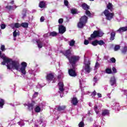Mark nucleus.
I'll use <instances>...</instances> for the list:
<instances>
[{
    "instance_id": "obj_1",
    "label": "nucleus",
    "mask_w": 127,
    "mask_h": 127,
    "mask_svg": "<svg viewBox=\"0 0 127 127\" xmlns=\"http://www.w3.org/2000/svg\"><path fill=\"white\" fill-rule=\"evenodd\" d=\"M64 54L68 59L69 63L71 65V67L68 69V74L71 77H76L77 76V72H76V63L80 60V57L78 56H71V52L70 50H67L64 52Z\"/></svg>"
},
{
    "instance_id": "obj_2",
    "label": "nucleus",
    "mask_w": 127,
    "mask_h": 127,
    "mask_svg": "<svg viewBox=\"0 0 127 127\" xmlns=\"http://www.w3.org/2000/svg\"><path fill=\"white\" fill-rule=\"evenodd\" d=\"M1 58L3 60V62L1 63V64L5 65V64H6L7 69H13L14 70H19V63H18V62L12 61V60L5 56H2L1 57Z\"/></svg>"
},
{
    "instance_id": "obj_3",
    "label": "nucleus",
    "mask_w": 127,
    "mask_h": 127,
    "mask_svg": "<svg viewBox=\"0 0 127 127\" xmlns=\"http://www.w3.org/2000/svg\"><path fill=\"white\" fill-rule=\"evenodd\" d=\"M91 62L89 60H87V59H85L84 61V66L83 67V70H84L85 73H90L91 72Z\"/></svg>"
},
{
    "instance_id": "obj_4",
    "label": "nucleus",
    "mask_w": 127,
    "mask_h": 127,
    "mask_svg": "<svg viewBox=\"0 0 127 127\" xmlns=\"http://www.w3.org/2000/svg\"><path fill=\"white\" fill-rule=\"evenodd\" d=\"M87 20H88V17L86 16H83L81 17L80 19L79 22L77 24V26L78 28H83L84 26L87 23Z\"/></svg>"
},
{
    "instance_id": "obj_5",
    "label": "nucleus",
    "mask_w": 127,
    "mask_h": 127,
    "mask_svg": "<svg viewBox=\"0 0 127 127\" xmlns=\"http://www.w3.org/2000/svg\"><path fill=\"white\" fill-rule=\"evenodd\" d=\"M104 35V33L101 30L94 31L91 35V37L88 38V40L91 41L93 38H96V37H102Z\"/></svg>"
},
{
    "instance_id": "obj_6",
    "label": "nucleus",
    "mask_w": 127,
    "mask_h": 127,
    "mask_svg": "<svg viewBox=\"0 0 127 127\" xmlns=\"http://www.w3.org/2000/svg\"><path fill=\"white\" fill-rule=\"evenodd\" d=\"M103 13L104 14L105 16H106V19L107 20H111L114 17V15H115V13H111L108 10H105Z\"/></svg>"
},
{
    "instance_id": "obj_7",
    "label": "nucleus",
    "mask_w": 127,
    "mask_h": 127,
    "mask_svg": "<svg viewBox=\"0 0 127 127\" xmlns=\"http://www.w3.org/2000/svg\"><path fill=\"white\" fill-rule=\"evenodd\" d=\"M22 67L20 68V71L22 74L25 75L26 73V71H25V68H26L27 66V64L25 62H22L21 63Z\"/></svg>"
},
{
    "instance_id": "obj_8",
    "label": "nucleus",
    "mask_w": 127,
    "mask_h": 127,
    "mask_svg": "<svg viewBox=\"0 0 127 127\" xmlns=\"http://www.w3.org/2000/svg\"><path fill=\"white\" fill-rule=\"evenodd\" d=\"M47 80L48 81H52L53 80V83L56 82V79L54 78V75L52 73H50L47 75Z\"/></svg>"
},
{
    "instance_id": "obj_9",
    "label": "nucleus",
    "mask_w": 127,
    "mask_h": 127,
    "mask_svg": "<svg viewBox=\"0 0 127 127\" xmlns=\"http://www.w3.org/2000/svg\"><path fill=\"white\" fill-rule=\"evenodd\" d=\"M59 31L60 33L63 34L66 31V28L63 25H60L59 28Z\"/></svg>"
},
{
    "instance_id": "obj_10",
    "label": "nucleus",
    "mask_w": 127,
    "mask_h": 127,
    "mask_svg": "<svg viewBox=\"0 0 127 127\" xmlns=\"http://www.w3.org/2000/svg\"><path fill=\"white\" fill-rule=\"evenodd\" d=\"M58 85L59 87V90L61 92H64V84H63V82H60L58 83Z\"/></svg>"
},
{
    "instance_id": "obj_11",
    "label": "nucleus",
    "mask_w": 127,
    "mask_h": 127,
    "mask_svg": "<svg viewBox=\"0 0 127 127\" xmlns=\"http://www.w3.org/2000/svg\"><path fill=\"white\" fill-rule=\"evenodd\" d=\"M39 6L41 8H44L46 7V2L45 1H41L39 4Z\"/></svg>"
},
{
    "instance_id": "obj_12",
    "label": "nucleus",
    "mask_w": 127,
    "mask_h": 127,
    "mask_svg": "<svg viewBox=\"0 0 127 127\" xmlns=\"http://www.w3.org/2000/svg\"><path fill=\"white\" fill-rule=\"evenodd\" d=\"M110 84L111 86H117V85H116V78L114 77V76L111 77L110 80Z\"/></svg>"
},
{
    "instance_id": "obj_13",
    "label": "nucleus",
    "mask_w": 127,
    "mask_h": 127,
    "mask_svg": "<svg viewBox=\"0 0 127 127\" xmlns=\"http://www.w3.org/2000/svg\"><path fill=\"white\" fill-rule=\"evenodd\" d=\"M20 26H21V24L18 23H15V24L11 25V27H12V28H19V27H20Z\"/></svg>"
},
{
    "instance_id": "obj_14",
    "label": "nucleus",
    "mask_w": 127,
    "mask_h": 127,
    "mask_svg": "<svg viewBox=\"0 0 127 127\" xmlns=\"http://www.w3.org/2000/svg\"><path fill=\"white\" fill-rule=\"evenodd\" d=\"M111 31L110 40H114L116 36V32L114 30H112Z\"/></svg>"
},
{
    "instance_id": "obj_15",
    "label": "nucleus",
    "mask_w": 127,
    "mask_h": 127,
    "mask_svg": "<svg viewBox=\"0 0 127 127\" xmlns=\"http://www.w3.org/2000/svg\"><path fill=\"white\" fill-rule=\"evenodd\" d=\"M127 27H121L117 31L118 32H124L125 31H127Z\"/></svg>"
},
{
    "instance_id": "obj_16",
    "label": "nucleus",
    "mask_w": 127,
    "mask_h": 127,
    "mask_svg": "<svg viewBox=\"0 0 127 127\" xmlns=\"http://www.w3.org/2000/svg\"><path fill=\"white\" fill-rule=\"evenodd\" d=\"M71 104L74 105V106H76L77 104H78V100L76 98V97H73L71 100Z\"/></svg>"
},
{
    "instance_id": "obj_17",
    "label": "nucleus",
    "mask_w": 127,
    "mask_h": 127,
    "mask_svg": "<svg viewBox=\"0 0 127 127\" xmlns=\"http://www.w3.org/2000/svg\"><path fill=\"white\" fill-rule=\"evenodd\" d=\"M81 6H82V8L83 9H84L85 10H88V9H89V8H90L89 5H88L85 3L82 4Z\"/></svg>"
},
{
    "instance_id": "obj_18",
    "label": "nucleus",
    "mask_w": 127,
    "mask_h": 127,
    "mask_svg": "<svg viewBox=\"0 0 127 127\" xmlns=\"http://www.w3.org/2000/svg\"><path fill=\"white\" fill-rule=\"evenodd\" d=\"M107 8L110 9L111 11H113L114 9L113 8V4L112 3H109L107 5Z\"/></svg>"
},
{
    "instance_id": "obj_19",
    "label": "nucleus",
    "mask_w": 127,
    "mask_h": 127,
    "mask_svg": "<svg viewBox=\"0 0 127 127\" xmlns=\"http://www.w3.org/2000/svg\"><path fill=\"white\" fill-rule=\"evenodd\" d=\"M3 105H4V100L0 98V107L3 108Z\"/></svg>"
},
{
    "instance_id": "obj_20",
    "label": "nucleus",
    "mask_w": 127,
    "mask_h": 127,
    "mask_svg": "<svg viewBox=\"0 0 127 127\" xmlns=\"http://www.w3.org/2000/svg\"><path fill=\"white\" fill-rule=\"evenodd\" d=\"M40 111H41V108L38 106H36L35 108V112L36 113H40Z\"/></svg>"
},
{
    "instance_id": "obj_21",
    "label": "nucleus",
    "mask_w": 127,
    "mask_h": 127,
    "mask_svg": "<svg viewBox=\"0 0 127 127\" xmlns=\"http://www.w3.org/2000/svg\"><path fill=\"white\" fill-rule=\"evenodd\" d=\"M21 26L24 28H27L28 27V23H26V22L22 23L21 24Z\"/></svg>"
},
{
    "instance_id": "obj_22",
    "label": "nucleus",
    "mask_w": 127,
    "mask_h": 127,
    "mask_svg": "<svg viewBox=\"0 0 127 127\" xmlns=\"http://www.w3.org/2000/svg\"><path fill=\"white\" fill-rule=\"evenodd\" d=\"M109 112L107 110H103L102 112V116H106L107 115H109Z\"/></svg>"
},
{
    "instance_id": "obj_23",
    "label": "nucleus",
    "mask_w": 127,
    "mask_h": 127,
    "mask_svg": "<svg viewBox=\"0 0 127 127\" xmlns=\"http://www.w3.org/2000/svg\"><path fill=\"white\" fill-rule=\"evenodd\" d=\"M50 36H57V33L55 31L52 32L50 33Z\"/></svg>"
},
{
    "instance_id": "obj_24",
    "label": "nucleus",
    "mask_w": 127,
    "mask_h": 127,
    "mask_svg": "<svg viewBox=\"0 0 127 127\" xmlns=\"http://www.w3.org/2000/svg\"><path fill=\"white\" fill-rule=\"evenodd\" d=\"M75 45V41L74 40H71L69 41V46H74Z\"/></svg>"
},
{
    "instance_id": "obj_25",
    "label": "nucleus",
    "mask_w": 127,
    "mask_h": 127,
    "mask_svg": "<svg viewBox=\"0 0 127 127\" xmlns=\"http://www.w3.org/2000/svg\"><path fill=\"white\" fill-rule=\"evenodd\" d=\"M94 111H95V113H96L97 114L100 113V111L98 110V106H97V105H95L94 106Z\"/></svg>"
},
{
    "instance_id": "obj_26",
    "label": "nucleus",
    "mask_w": 127,
    "mask_h": 127,
    "mask_svg": "<svg viewBox=\"0 0 127 127\" xmlns=\"http://www.w3.org/2000/svg\"><path fill=\"white\" fill-rule=\"evenodd\" d=\"M106 72L107 74H112V69L107 68L106 69Z\"/></svg>"
},
{
    "instance_id": "obj_27",
    "label": "nucleus",
    "mask_w": 127,
    "mask_h": 127,
    "mask_svg": "<svg viewBox=\"0 0 127 127\" xmlns=\"http://www.w3.org/2000/svg\"><path fill=\"white\" fill-rule=\"evenodd\" d=\"M91 44L92 45H93V46H97V45H98V40H95V41H93Z\"/></svg>"
},
{
    "instance_id": "obj_28",
    "label": "nucleus",
    "mask_w": 127,
    "mask_h": 127,
    "mask_svg": "<svg viewBox=\"0 0 127 127\" xmlns=\"http://www.w3.org/2000/svg\"><path fill=\"white\" fill-rule=\"evenodd\" d=\"M98 44L101 46L104 45L105 44V42L103 40L98 41Z\"/></svg>"
},
{
    "instance_id": "obj_29",
    "label": "nucleus",
    "mask_w": 127,
    "mask_h": 127,
    "mask_svg": "<svg viewBox=\"0 0 127 127\" xmlns=\"http://www.w3.org/2000/svg\"><path fill=\"white\" fill-rule=\"evenodd\" d=\"M70 11L71 13L73 14H75V13H77V9L75 8L71 9Z\"/></svg>"
},
{
    "instance_id": "obj_30",
    "label": "nucleus",
    "mask_w": 127,
    "mask_h": 127,
    "mask_svg": "<svg viewBox=\"0 0 127 127\" xmlns=\"http://www.w3.org/2000/svg\"><path fill=\"white\" fill-rule=\"evenodd\" d=\"M65 106H60L58 108V111H63L65 110Z\"/></svg>"
},
{
    "instance_id": "obj_31",
    "label": "nucleus",
    "mask_w": 127,
    "mask_h": 127,
    "mask_svg": "<svg viewBox=\"0 0 127 127\" xmlns=\"http://www.w3.org/2000/svg\"><path fill=\"white\" fill-rule=\"evenodd\" d=\"M120 48H121V46H120V45H116L114 48V50L115 51H118Z\"/></svg>"
},
{
    "instance_id": "obj_32",
    "label": "nucleus",
    "mask_w": 127,
    "mask_h": 127,
    "mask_svg": "<svg viewBox=\"0 0 127 127\" xmlns=\"http://www.w3.org/2000/svg\"><path fill=\"white\" fill-rule=\"evenodd\" d=\"M99 67H100V64H99V63L97 62L95 65V68L98 69V68H99Z\"/></svg>"
},
{
    "instance_id": "obj_33",
    "label": "nucleus",
    "mask_w": 127,
    "mask_h": 127,
    "mask_svg": "<svg viewBox=\"0 0 127 127\" xmlns=\"http://www.w3.org/2000/svg\"><path fill=\"white\" fill-rule=\"evenodd\" d=\"M127 51V47H125L122 50L123 53H126Z\"/></svg>"
},
{
    "instance_id": "obj_34",
    "label": "nucleus",
    "mask_w": 127,
    "mask_h": 127,
    "mask_svg": "<svg viewBox=\"0 0 127 127\" xmlns=\"http://www.w3.org/2000/svg\"><path fill=\"white\" fill-rule=\"evenodd\" d=\"M86 15H88V16H91V12L88 10H86Z\"/></svg>"
},
{
    "instance_id": "obj_35",
    "label": "nucleus",
    "mask_w": 127,
    "mask_h": 127,
    "mask_svg": "<svg viewBox=\"0 0 127 127\" xmlns=\"http://www.w3.org/2000/svg\"><path fill=\"white\" fill-rule=\"evenodd\" d=\"M96 95H97V92H96V91H94L93 92H92L91 94V96L92 97H95V96H96Z\"/></svg>"
},
{
    "instance_id": "obj_36",
    "label": "nucleus",
    "mask_w": 127,
    "mask_h": 127,
    "mask_svg": "<svg viewBox=\"0 0 127 127\" xmlns=\"http://www.w3.org/2000/svg\"><path fill=\"white\" fill-rule=\"evenodd\" d=\"M28 107H29V109H31V110H32V109H33V104H29L28 105Z\"/></svg>"
},
{
    "instance_id": "obj_37",
    "label": "nucleus",
    "mask_w": 127,
    "mask_h": 127,
    "mask_svg": "<svg viewBox=\"0 0 127 127\" xmlns=\"http://www.w3.org/2000/svg\"><path fill=\"white\" fill-rule=\"evenodd\" d=\"M64 5H66V6H68V4H69V2L67 0H64Z\"/></svg>"
},
{
    "instance_id": "obj_38",
    "label": "nucleus",
    "mask_w": 127,
    "mask_h": 127,
    "mask_svg": "<svg viewBox=\"0 0 127 127\" xmlns=\"http://www.w3.org/2000/svg\"><path fill=\"white\" fill-rule=\"evenodd\" d=\"M37 42L38 46L39 48H42V45L41 44V43H39L38 41H37Z\"/></svg>"
},
{
    "instance_id": "obj_39",
    "label": "nucleus",
    "mask_w": 127,
    "mask_h": 127,
    "mask_svg": "<svg viewBox=\"0 0 127 127\" xmlns=\"http://www.w3.org/2000/svg\"><path fill=\"white\" fill-rule=\"evenodd\" d=\"M0 49L1 51H4V50H5V46H4V45H1Z\"/></svg>"
},
{
    "instance_id": "obj_40",
    "label": "nucleus",
    "mask_w": 127,
    "mask_h": 127,
    "mask_svg": "<svg viewBox=\"0 0 127 127\" xmlns=\"http://www.w3.org/2000/svg\"><path fill=\"white\" fill-rule=\"evenodd\" d=\"M79 127H84V122H81L79 125Z\"/></svg>"
},
{
    "instance_id": "obj_41",
    "label": "nucleus",
    "mask_w": 127,
    "mask_h": 127,
    "mask_svg": "<svg viewBox=\"0 0 127 127\" xmlns=\"http://www.w3.org/2000/svg\"><path fill=\"white\" fill-rule=\"evenodd\" d=\"M59 23L60 24L63 23V18H60V19H59Z\"/></svg>"
},
{
    "instance_id": "obj_42",
    "label": "nucleus",
    "mask_w": 127,
    "mask_h": 127,
    "mask_svg": "<svg viewBox=\"0 0 127 127\" xmlns=\"http://www.w3.org/2000/svg\"><path fill=\"white\" fill-rule=\"evenodd\" d=\"M110 61H111V62H112V63H115L116 62V59H115L114 58H112L110 59Z\"/></svg>"
},
{
    "instance_id": "obj_43",
    "label": "nucleus",
    "mask_w": 127,
    "mask_h": 127,
    "mask_svg": "<svg viewBox=\"0 0 127 127\" xmlns=\"http://www.w3.org/2000/svg\"><path fill=\"white\" fill-rule=\"evenodd\" d=\"M13 35L14 37H16V35H17V33H16V31H14L13 33Z\"/></svg>"
},
{
    "instance_id": "obj_44",
    "label": "nucleus",
    "mask_w": 127,
    "mask_h": 127,
    "mask_svg": "<svg viewBox=\"0 0 127 127\" xmlns=\"http://www.w3.org/2000/svg\"><path fill=\"white\" fill-rule=\"evenodd\" d=\"M88 43H89V41L87 40H85L84 41V44H85V45H88Z\"/></svg>"
},
{
    "instance_id": "obj_45",
    "label": "nucleus",
    "mask_w": 127,
    "mask_h": 127,
    "mask_svg": "<svg viewBox=\"0 0 127 127\" xmlns=\"http://www.w3.org/2000/svg\"><path fill=\"white\" fill-rule=\"evenodd\" d=\"M4 28H5V25L1 24V29H4Z\"/></svg>"
},
{
    "instance_id": "obj_46",
    "label": "nucleus",
    "mask_w": 127,
    "mask_h": 127,
    "mask_svg": "<svg viewBox=\"0 0 127 127\" xmlns=\"http://www.w3.org/2000/svg\"><path fill=\"white\" fill-rule=\"evenodd\" d=\"M40 21L41 22H43L44 21V17L42 16L40 18Z\"/></svg>"
},
{
    "instance_id": "obj_47",
    "label": "nucleus",
    "mask_w": 127,
    "mask_h": 127,
    "mask_svg": "<svg viewBox=\"0 0 127 127\" xmlns=\"http://www.w3.org/2000/svg\"><path fill=\"white\" fill-rule=\"evenodd\" d=\"M62 77H63V74L62 73L61 75H59L58 76V79H61V78H62Z\"/></svg>"
},
{
    "instance_id": "obj_48",
    "label": "nucleus",
    "mask_w": 127,
    "mask_h": 127,
    "mask_svg": "<svg viewBox=\"0 0 127 127\" xmlns=\"http://www.w3.org/2000/svg\"><path fill=\"white\" fill-rule=\"evenodd\" d=\"M112 70L113 72L117 73V69H116L115 67H113Z\"/></svg>"
},
{
    "instance_id": "obj_49",
    "label": "nucleus",
    "mask_w": 127,
    "mask_h": 127,
    "mask_svg": "<svg viewBox=\"0 0 127 127\" xmlns=\"http://www.w3.org/2000/svg\"><path fill=\"white\" fill-rule=\"evenodd\" d=\"M6 8H7L8 9H11L12 8V6H6Z\"/></svg>"
},
{
    "instance_id": "obj_50",
    "label": "nucleus",
    "mask_w": 127,
    "mask_h": 127,
    "mask_svg": "<svg viewBox=\"0 0 127 127\" xmlns=\"http://www.w3.org/2000/svg\"><path fill=\"white\" fill-rule=\"evenodd\" d=\"M97 96H98V98H102V94L100 93H98Z\"/></svg>"
},
{
    "instance_id": "obj_51",
    "label": "nucleus",
    "mask_w": 127,
    "mask_h": 127,
    "mask_svg": "<svg viewBox=\"0 0 127 127\" xmlns=\"http://www.w3.org/2000/svg\"><path fill=\"white\" fill-rule=\"evenodd\" d=\"M10 3H11V4H13V3H14V1L13 0H12L10 2Z\"/></svg>"
},
{
    "instance_id": "obj_52",
    "label": "nucleus",
    "mask_w": 127,
    "mask_h": 127,
    "mask_svg": "<svg viewBox=\"0 0 127 127\" xmlns=\"http://www.w3.org/2000/svg\"><path fill=\"white\" fill-rule=\"evenodd\" d=\"M1 51H0V57L1 58Z\"/></svg>"
},
{
    "instance_id": "obj_53",
    "label": "nucleus",
    "mask_w": 127,
    "mask_h": 127,
    "mask_svg": "<svg viewBox=\"0 0 127 127\" xmlns=\"http://www.w3.org/2000/svg\"><path fill=\"white\" fill-rule=\"evenodd\" d=\"M38 93L37 92L35 93V95H38Z\"/></svg>"
},
{
    "instance_id": "obj_54",
    "label": "nucleus",
    "mask_w": 127,
    "mask_h": 127,
    "mask_svg": "<svg viewBox=\"0 0 127 127\" xmlns=\"http://www.w3.org/2000/svg\"><path fill=\"white\" fill-rule=\"evenodd\" d=\"M90 0L91 1H94V0Z\"/></svg>"
},
{
    "instance_id": "obj_55",
    "label": "nucleus",
    "mask_w": 127,
    "mask_h": 127,
    "mask_svg": "<svg viewBox=\"0 0 127 127\" xmlns=\"http://www.w3.org/2000/svg\"><path fill=\"white\" fill-rule=\"evenodd\" d=\"M100 107H102V104L100 105Z\"/></svg>"
},
{
    "instance_id": "obj_56",
    "label": "nucleus",
    "mask_w": 127,
    "mask_h": 127,
    "mask_svg": "<svg viewBox=\"0 0 127 127\" xmlns=\"http://www.w3.org/2000/svg\"><path fill=\"white\" fill-rule=\"evenodd\" d=\"M44 36H45V37L46 36V35H44Z\"/></svg>"
},
{
    "instance_id": "obj_57",
    "label": "nucleus",
    "mask_w": 127,
    "mask_h": 127,
    "mask_svg": "<svg viewBox=\"0 0 127 127\" xmlns=\"http://www.w3.org/2000/svg\"><path fill=\"white\" fill-rule=\"evenodd\" d=\"M94 79H96V77H94Z\"/></svg>"
}]
</instances>
